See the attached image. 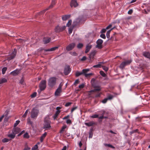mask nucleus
<instances>
[{
	"mask_svg": "<svg viewBox=\"0 0 150 150\" xmlns=\"http://www.w3.org/2000/svg\"><path fill=\"white\" fill-rule=\"evenodd\" d=\"M39 113V110L36 108H34L32 110L31 112V118L36 119Z\"/></svg>",
	"mask_w": 150,
	"mask_h": 150,
	"instance_id": "nucleus-1",
	"label": "nucleus"
},
{
	"mask_svg": "<svg viewBox=\"0 0 150 150\" xmlns=\"http://www.w3.org/2000/svg\"><path fill=\"white\" fill-rule=\"evenodd\" d=\"M44 128H49L51 127V122L48 117H46L44 119Z\"/></svg>",
	"mask_w": 150,
	"mask_h": 150,
	"instance_id": "nucleus-2",
	"label": "nucleus"
},
{
	"mask_svg": "<svg viewBox=\"0 0 150 150\" xmlns=\"http://www.w3.org/2000/svg\"><path fill=\"white\" fill-rule=\"evenodd\" d=\"M56 78L54 77L50 78L48 81V85L51 87H53L56 83Z\"/></svg>",
	"mask_w": 150,
	"mask_h": 150,
	"instance_id": "nucleus-3",
	"label": "nucleus"
},
{
	"mask_svg": "<svg viewBox=\"0 0 150 150\" xmlns=\"http://www.w3.org/2000/svg\"><path fill=\"white\" fill-rule=\"evenodd\" d=\"M66 27V26H65L57 25L54 28L55 32L56 33L62 32L65 29Z\"/></svg>",
	"mask_w": 150,
	"mask_h": 150,
	"instance_id": "nucleus-4",
	"label": "nucleus"
},
{
	"mask_svg": "<svg viewBox=\"0 0 150 150\" xmlns=\"http://www.w3.org/2000/svg\"><path fill=\"white\" fill-rule=\"evenodd\" d=\"M85 20L83 16H79L78 18L73 23L75 25H76L79 23H83L84 21Z\"/></svg>",
	"mask_w": 150,
	"mask_h": 150,
	"instance_id": "nucleus-5",
	"label": "nucleus"
},
{
	"mask_svg": "<svg viewBox=\"0 0 150 150\" xmlns=\"http://www.w3.org/2000/svg\"><path fill=\"white\" fill-rule=\"evenodd\" d=\"M131 60H127L124 62H122L120 64V67L121 69H123L126 66L129 65L131 63Z\"/></svg>",
	"mask_w": 150,
	"mask_h": 150,
	"instance_id": "nucleus-6",
	"label": "nucleus"
},
{
	"mask_svg": "<svg viewBox=\"0 0 150 150\" xmlns=\"http://www.w3.org/2000/svg\"><path fill=\"white\" fill-rule=\"evenodd\" d=\"M16 51L15 49L14 50V51H13L11 54L7 57L6 60L9 61L13 59L16 56Z\"/></svg>",
	"mask_w": 150,
	"mask_h": 150,
	"instance_id": "nucleus-7",
	"label": "nucleus"
},
{
	"mask_svg": "<svg viewBox=\"0 0 150 150\" xmlns=\"http://www.w3.org/2000/svg\"><path fill=\"white\" fill-rule=\"evenodd\" d=\"M55 0H52L51 5L47 8L41 11L40 13V14H41L45 13V12L50 8H52L53 6L55 4Z\"/></svg>",
	"mask_w": 150,
	"mask_h": 150,
	"instance_id": "nucleus-8",
	"label": "nucleus"
},
{
	"mask_svg": "<svg viewBox=\"0 0 150 150\" xmlns=\"http://www.w3.org/2000/svg\"><path fill=\"white\" fill-rule=\"evenodd\" d=\"M40 90L41 91L44 90L46 87V81L45 80L42 81L40 83L39 86Z\"/></svg>",
	"mask_w": 150,
	"mask_h": 150,
	"instance_id": "nucleus-9",
	"label": "nucleus"
},
{
	"mask_svg": "<svg viewBox=\"0 0 150 150\" xmlns=\"http://www.w3.org/2000/svg\"><path fill=\"white\" fill-rule=\"evenodd\" d=\"M103 42V41L101 39H99L98 40L96 41V43L97 45L96 46V47L98 48L99 49H101L103 47L102 44Z\"/></svg>",
	"mask_w": 150,
	"mask_h": 150,
	"instance_id": "nucleus-10",
	"label": "nucleus"
},
{
	"mask_svg": "<svg viewBox=\"0 0 150 150\" xmlns=\"http://www.w3.org/2000/svg\"><path fill=\"white\" fill-rule=\"evenodd\" d=\"M89 71V69H83L82 72V74H84V76H85V77H88L90 76H91L93 74L92 73H89L88 74H86V73Z\"/></svg>",
	"mask_w": 150,
	"mask_h": 150,
	"instance_id": "nucleus-11",
	"label": "nucleus"
},
{
	"mask_svg": "<svg viewBox=\"0 0 150 150\" xmlns=\"http://www.w3.org/2000/svg\"><path fill=\"white\" fill-rule=\"evenodd\" d=\"M75 46V43H71L67 47L66 49L68 51L71 50L74 48Z\"/></svg>",
	"mask_w": 150,
	"mask_h": 150,
	"instance_id": "nucleus-12",
	"label": "nucleus"
},
{
	"mask_svg": "<svg viewBox=\"0 0 150 150\" xmlns=\"http://www.w3.org/2000/svg\"><path fill=\"white\" fill-rule=\"evenodd\" d=\"M71 70L70 67L69 66L66 67L64 69V73L65 75H67L70 71Z\"/></svg>",
	"mask_w": 150,
	"mask_h": 150,
	"instance_id": "nucleus-13",
	"label": "nucleus"
},
{
	"mask_svg": "<svg viewBox=\"0 0 150 150\" xmlns=\"http://www.w3.org/2000/svg\"><path fill=\"white\" fill-rule=\"evenodd\" d=\"M20 131V129L19 128L14 127L12 130V133H14L15 134H16L19 133Z\"/></svg>",
	"mask_w": 150,
	"mask_h": 150,
	"instance_id": "nucleus-14",
	"label": "nucleus"
},
{
	"mask_svg": "<svg viewBox=\"0 0 150 150\" xmlns=\"http://www.w3.org/2000/svg\"><path fill=\"white\" fill-rule=\"evenodd\" d=\"M20 70L18 69H17L16 70L13 71L11 73V74L13 75V76H16L18 74L20 73Z\"/></svg>",
	"mask_w": 150,
	"mask_h": 150,
	"instance_id": "nucleus-15",
	"label": "nucleus"
},
{
	"mask_svg": "<svg viewBox=\"0 0 150 150\" xmlns=\"http://www.w3.org/2000/svg\"><path fill=\"white\" fill-rule=\"evenodd\" d=\"M70 5L71 7L74 6L75 7L78 6V4L76 1L75 0H72L71 1Z\"/></svg>",
	"mask_w": 150,
	"mask_h": 150,
	"instance_id": "nucleus-16",
	"label": "nucleus"
},
{
	"mask_svg": "<svg viewBox=\"0 0 150 150\" xmlns=\"http://www.w3.org/2000/svg\"><path fill=\"white\" fill-rule=\"evenodd\" d=\"M84 124L88 127H90L94 125H96V123L92 121L89 122H85Z\"/></svg>",
	"mask_w": 150,
	"mask_h": 150,
	"instance_id": "nucleus-17",
	"label": "nucleus"
},
{
	"mask_svg": "<svg viewBox=\"0 0 150 150\" xmlns=\"http://www.w3.org/2000/svg\"><path fill=\"white\" fill-rule=\"evenodd\" d=\"M62 92V89H60V87L58 88L55 93V96H58L60 95V93Z\"/></svg>",
	"mask_w": 150,
	"mask_h": 150,
	"instance_id": "nucleus-18",
	"label": "nucleus"
},
{
	"mask_svg": "<svg viewBox=\"0 0 150 150\" xmlns=\"http://www.w3.org/2000/svg\"><path fill=\"white\" fill-rule=\"evenodd\" d=\"M70 15H66L62 16V19L63 21H66L70 17Z\"/></svg>",
	"mask_w": 150,
	"mask_h": 150,
	"instance_id": "nucleus-19",
	"label": "nucleus"
},
{
	"mask_svg": "<svg viewBox=\"0 0 150 150\" xmlns=\"http://www.w3.org/2000/svg\"><path fill=\"white\" fill-rule=\"evenodd\" d=\"M51 40V38H44L43 39V41L44 44H47L49 43Z\"/></svg>",
	"mask_w": 150,
	"mask_h": 150,
	"instance_id": "nucleus-20",
	"label": "nucleus"
},
{
	"mask_svg": "<svg viewBox=\"0 0 150 150\" xmlns=\"http://www.w3.org/2000/svg\"><path fill=\"white\" fill-rule=\"evenodd\" d=\"M101 88L99 87H96L95 88L90 91L89 92L90 93H92L93 92H96L98 91H99L100 90Z\"/></svg>",
	"mask_w": 150,
	"mask_h": 150,
	"instance_id": "nucleus-21",
	"label": "nucleus"
},
{
	"mask_svg": "<svg viewBox=\"0 0 150 150\" xmlns=\"http://www.w3.org/2000/svg\"><path fill=\"white\" fill-rule=\"evenodd\" d=\"M58 48V47H52L50 49H44V51L45 52H49V51H52L55 50L56 49Z\"/></svg>",
	"mask_w": 150,
	"mask_h": 150,
	"instance_id": "nucleus-22",
	"label": "nucleus"
},
{
	"mask_svg": "<svg viewBox=\"0 0 150 150\" xmlns=\"http://www.w3.org/2000/svg\"><path fill=\"white\" fill-rule=\"evenodd\" d=\"M143 55L145 57L150 59V53L149 52H144Z\"/></svg>",
	"mask_w": 150,
	"mask_h": 150,
	"instance_id": "nucleus-23",
	"label": "nucleus"
},
{
	"mask_svg": "<svg viewBox=\"0 0 150 150\" xmlns=\"http://www.w3.org/2000/svg\"><path fill=\"white\" fill-rule=\"evenodd\" d=\"M47 135V133L45 132L43 134L40 138V141L41 142H43V140L45 138V137Z\"/></svg>",
	"mask_w": 150,
	"mask_h": 150,
	"instance_id": "nucleus-24",
	"label": "nucleus"
},
{
	"mask_svg": "<svg viewBox=\"0 0 150 150\" xmlns=\"http://www.w3.org/2000/svg\"><path fill=\"white\" fill-rule=\"evenodd\" d=\"M60 112V110H58L56 111L53 116V118L54 120L57 117Z\"/></svg>",
	"mask_w": 150,
	"mask_h": 150,
	"instance_id": "nucleus-25",
	"label": "nucleus"
},
{
	"mask_svg": "<svg viewBox=\"0 0 150 150\" xmlns=\"http://www.w3.org/2000/svg\"><path fill=\"white\" fill-rule=\"evenodd\" d=\"M91 48V45H88L86 46V50H85V53H87L90 50Z\"/></svg>",
	"mask_w": 150,
	"mask_h": 150,
	"instance_id": "nucleus-26",
	"label": "nucleus"
},
{
	"mask_svg": "<svg viewBox=\"0 0 150 150\" xmlns=\"http://www.w3.org/2000/svg\"><path fill=\"white\" fill-rule=\"evenodd\" d=\"M103 64V62H100L97 65H95L93 66L94 68H100L101 67V64Z\"/></svg>",
	"mask_w": 150,
	"mask_h": 150,
	"instance_id": "nucleus-27",
	"label": "nucleus"
},
{
	"mask_svg": "<svg viewBox=\"0 0 150 150\" xmlns=\"http://www.w3.org/2000/svg\"><path fill=\"white\" fill-rule=\"evenodd\" d=\"M7 81V80L5 78H3L0 79V84L3 83H4L6 82Z\"/></svg>",
	"mask_w": 150,
	"mask_h": 150,
	"instance_id": "nucleus-28",
	"label": "nucleus"
},
{
	"mask_svg": "<svg viewBox=\"0 0 150 150\" xmlns=\"http://www.w3.org/2000/svg\"><path fill=\"white\" fill-rule=\"evenodd\" d=\"M16 134L14 133H13L12 134H9L8 135V136L9 138H10L11 139H14L15 137Z\"/></svg>",
	"mask_w": 150,
	"mask_h": 150,
	"instance_id": "nucleus-29",
	"label": "nucleus"
},
{
	"mask_svg": "<svg viewBox=\"0 0 150 150\" xmlns=\"http://www.w3.org/2000/svg\"><path fill=\"white\" fill-rule=\"evenodd\" d=\"M104 145L105 146H108L112 149H115V147L110 144H104Z\"/></svg>",
	"mask_w": 150,
	"mask_h": 150,
	"instance_id": "nucleus-30",
	"label": "nucleus"
},
{
	"mask_svg": "<svg viewBox=\"0 0 150 150\" xmlns=\"http://www.w3.org/2000/svg\"><path fill=\"white\" fill-rule=\"evenodd\" d=\"M113 29V28H112L109 31H108L106 33V36H107V38H109V37H110V32H111V31Z\"/></svg>",
	"mask_w": 150,
	"mask_h": 150,
	"instance_id": "nucleus-31",
	"label": "nucleus"
},
{
	"mask_svg": "<svg viewBox=\"0 0 150 150\" xmlns=\"http://www.w3.org/2000/svg\"><path fill=\"white\" fill-rule=\"evenodd\" d=\"M95 54L96 52L94 51L91 52L90 55V58H93L95 55Z\"/></svg>",
	"mask_w": 150,
	"mask_h": 150,
	"instance_id": "nucleus-32",
	"label": "nucleus"
},
{
	"mask_svg": "<svg viewBox=\"0 0 150 150\" xmlns=\"http://www.w3.org/2000/svg\"><path fill=\"white\" fill-rule=\"evenodd\" d=\"M11 140V139H8L6 138H4L2 140V142L3 143H5L7 142H8V141H10Z\"/></svg>",
	"mask_w": 150,
	"mask_h": 150,
	"instance_id": "nucleus-33",
	"label": "nucleus"
},
{
	"mask_svg": "<svg viewBox=\"0 0 150 150\" xmlns=\"http://www.w3.org/2000/svg\"><path fill=\"white\" fill-rule=\"evenodd\" d=\"M67 127V126L66 125H64L63 126L62 129H61L60 130V133H62L64 131V129Z\"/></svg>",
	"mask_w": 150,
	"mask_h": 150,
	"instance_id": "nucleus-34",
	"label": "nucleus"
},
{
	"mask_svg": "<svg viewBox=\"0 0 150 150\" xmlns=\"http://www.w3.org/2000/svg\"><path fill=\"white\" fill-rule=\"evenodd\" d=\"M82 72H79V71H76V77H78L79 76L82 75Z\"/></svg>",
	"mask_w": 150,
	"mask_h": 150,
	"instance_id": "nucleus-35",
	"label": "nucleus"
},
{
	"mask_svg": "<svg viewBox=\"0 0 150 150\" xmlns=\"http://www.w3.org/2000/svg\"><path fill=\"white\" fill-rule=\"evenodd\" d=\"M28 109H27L26 110L24 114L23 115V117L25 118L26 117L27 114L28 113Z\"/></svg>",
	"mask_w": 150,
	"mask_h": 150,
	"instance_id": "nucleus-36",
	"label": "nucleus"
},
{
	"mask_svg": "<svg viewBox=\"0 0 150 150\" xmlns=\"http://www.w3.org/2000/svg\"><path fill=\"white\" fill-rule=\"evenodd\" d=\"M7 69V68L6 67H4L2 69V73L3 74H4Z\"/></svg>",
	"mask_w": 150,
	"mask_h": 150,
	"instance_id": "nucleus-37",
	"label": "nucleus"
},
{
	"mask_svg": "<svg viewBox=\"0 0 150 150\" xmlns=\"http://www.w3.org/2000/svg\"><path fill=\"white\" fill-rule=\"evenodd\" d=\"M83 46L82 44L80 43L78 45L77 47L79 49L83 47Z\"/></svg>",
	"mask_w": 150,
	"mask_h": 150,
	"instance_id": "nucleus-38",
	"label": "nucleus"
},
{
	"mask_svg": "<svg viewBox=\"0 0 150 150\" xmlns=\"http://www.w3.org/2000/svg\"><path fill=\"white\" fill-rule=\"evenodd\" d=\"M20 122V121L19 120L16 121V122L14 124V127H15L19 124Z\"/></svg>",
	"mask_w": 150,
	"mask_h": 150,
	"instance_id": "nucleus-39",
	"label": "nucleus"
},
{
	"mask_svg": "<svg viewBox=\"0 0 150 150\" xmlns=\"http://www.w3.org/2000/svg\"><path fill=\"white\" fill-rule=\"evenodd\" d=\"M71 23L72 21L71 20H69L67 24V27H69L71 25Z\"/></svg>",
	"mask_w": 150,
	"mask_h": 150,
	"instance_id": "nucleus-40",
	"label": "nucleus"
},
{
	"mask_svg": "<svg viewBox=\"0 0 150 150\" xmlns=\"http://www.w3.org/2000/svg\"><path fill=\"white\" fill-rule=\"evenodd\" d=\"M100 73L103 77H105L106 76V74L103 71H100Z\"/></svg>",
	"mask_w": 150,
	"mask_h": 150,
	"instance_id": "nucleus-41",
	"label": "nucleus"
},
{
	"mask_svg": "<svg viewBox=\"0 0 150 150\" xmlns=\"http://www.w3.org/2000/svg\"><path fill=\"white\" fill-rule=\"evenodd\" d=\"M38 148V146L37 144L35 145L32 149V150H36Z\"/></svg>",
	"mask_w": 150,
	"mask_h": 150,
	"instance_id": "nucleus-42",
	"label": "nucleus"
},
{
	"mask_svg": "<svg viewBox=\"0 0 150 150\" xmlns=\"http://www.w3.org/2000/svg\"><path fill=\"white\" fill-rule=\"evenodd\" d=\"M30 149V148L26 145L25 146V147L23 150H29Z\"/></svg>",
	"mask_w": 150,
	"mask_h": 150,
	"instance_id": "nucleus-43",
	"label": "nucleus"
},
{
	"mask_svg": "<svg viewBox=\"0 0 150 150\" xmlns=\"http://www.w3.org/2000/svg\"><path fill=\"white\" fill-rule=\"evenodd\" d=\"M37 95V93L36 92H34L31 95V97L32 98H33L36 97Z\"/></svg>",
	"mask_w": 150,
	"mask_h": 150,
	"instance_id": "nucleus-44",
	"label": "nucleus"
},
{
	"mask_svg": "<svg viewBox=\"0 0 150 150\" xmlns=\"http://www.w3.org/2000/svg\"><path fill=\"white\" fill-rule=\"evenodd\" d=\"M29 137L28 134L27 133H26L24 135V137L25 138H29Z\"/></svg>",
	"mask_w": 150,
	"mask_h": 150,
	"instance_id": "nucleus-45",
	"label": "nucleus"
},
{
	"mask_svg": "<svg viewBox=\"0 0 150 150\" xmlns=\"http://www.w3.org/2000/svg\"><path fill=\"white\" fill-rule=\"evenodd\" d=\"M138 131V129H136L134 130L133 131L130 132L129 133L131 135H132V134H133L134 133L137 132Z\"/></svg>",
	"mask_w": 150,
	"mask_h": 150,
	"instance_id": "nucleus-46",
	"label": "nucleus"
},
{
	"mask_svg": "<svg viewBox=\"0 0 150 150\" xmlns=\"http://www.w3.org/2000/svg\"><path fill=\"white\" fill-rule=\"evenodd\" d=\"M91 117L93 118H97L98 117V115L95 114L91 116Z\"/></svg>",
	"mask_w": 150,
	"mask_h": 150,
	"instance_id": "nucleus-47",
	"label": "nucleus"
},
{
	"mask_svg": "<svg viewBox=\"0 0 150 150\" xmlns=\"http://www.w3.org/2000/svg\"><path fill=\"white\" fill-rule=\"evenodd\" d=\"M113 96L110 95H109L107 98L108 99V100H111L113 98Z\"/></svg>",
	"mask_w": 150,
	"mask_h": 150,
	"instance_id": "nucleus-48",
	"label": "nucleus"
},
{
	"mask_svg": "<svg viewBox=\"0 0 150 150\" xmlns=\"http://www.w3.org/2000/svg\"><path fill=\"white\" fill-rule=\"evenodd\" d=\"M100 37L103 39H105L106 37L104 34H101L100 35Z\"/></svg>",
	"mask_w": 150,
	"mask_h": 150,
	"instance_id": "nucleus-49",
	"label": "nucleus"
},
{
	"mask_svg": "<svg viewBox=\"0 0 150 150\" xmlns=\"http://www.w3.org/2000/svg\"><path fill=\"white\" fill-rule=\"evenodd\" d=\"M103 69L106 71H107L108 70V68L105 66H103Z\"/></svg>",
	"mask_w": 150,
	"mask_h": 150,
	"instance_id": "nucleus-50",
	"label": "nucleus"
},
{
	"mask_svg": "<svg viewBox=\"0 0 150 150\" xmlns=\"http://www.w3.org/2000/svg\"><path fill=\"white\" fill-rule=\"evenodd\" d=\"M73 30V28H70L69 29V34H71Z\"/></svg>",
	"mask_w": 150,
	"mask_h": 150,
	"instance_id": "nucleus-51",
	"label": "nucleus"
},
{
	"mask_svg": "<svg viewBox=\"0 0 150 150\" xmlns=\"http://www.w3.org/2000/svg\"><path fill=\"white\" fill-rule=\"evenodd\" d=\"M108 100V99L107 98H105L102 100V102L103 103H105L107 102Z\"/></svg>",
	"mask_w": 150,
	"mask_h": 150,
	"instance_id": "nucleus-52",
	"label": "nucleus"
},
{
	"mask_svg": "<svg viewBox=\"0 0 150 150\" xmlns=\"http://www.w3.org/2000/svg\"><path fill=\"white\" fill-rule=\"evenodd\" d=\"M71 104L70 102H68L66 103L65 105L66 107H68L70 106Z\"/></svg>",
	"mask_w": 150,
	"mask_h": 150,
	"instance_id": "nucleus-53",
	"label": "nucleus"
},
{
	"mask_svg": "<svg viewBox=\"0 0 150 150\" xmlns=\"http://www.w3.org/2000/svg\"><path fill=\"white\" fill-rule=\"evenodd\" d=\"M86 59V56H83L81 59V61H85Z\"/></svg>",
	"mask_w": 150,
	"mask_h": 150,
	"instance_id": "nucleus-54",
	"label": "nucleus"
},
{
	"mask_svg": "<svg viewBox=\"0 0 150 150\" xmlns=\"http://www.w3.org/2000/svg\"><path fill=\"white\" fill-rule=\"evenodd\" d=\"M70 54L71 55L74 56H77V55L75 52H71Z\"/></svg>",
	"mask_w": 150,
	"mask_h": 150,
	"instance_id": "nucleus-55",
	"label": "nucleus"
},
{
	"mask_svg": "<svg viewBox=\"0 0 150 150\" xmlns=\"http://www.w3.org/2000/svg\"><path fill=\"white\" fill-rule=\"evenodd\" d=\"M84 87V85L83 84L80 85L79 86V88H83Z\"/></svg>",
	"mask_w": 150,
	"mask_h": 150,
	"instance_id": "nucleus-56",
	"label": "nucleus"
},
{
	"mask_svg": "<svg viewBox=\"0 0 150 150\" xmlns=\"http://www.w3.org/2000/svg\"><path fill=\"white\" fill-rule=\"evenodd\" d=\"M107 29H103L101 31H100V33H105V32L106 31V30Z\"/></svg>",
	"mask_w": 150,
	"mask_h": 150,
	"instance_id": "nucleus-57",
	"label": "nucleus"
},
{
	"mask_svg": "<svg viewBox=\"0 0 150 150\" xmlns=\"http://www.w3.org/2000/svg\"><path fill=\"white\" fill-rule=\"evenodd\" d=\"M66 122L67 124H70L71 123V122L70 120L68 119L67 120Z\"/></svg>",
	"mask_w": 150,
	"mask_h": 150,
	"instance_id": "nucleus-58",
	"label": "nucleus"
},
{
	"mask_svg": "<svg viewBox=\"0 0 150 150\" xmlns=\"http://www.w3.org/2000/svg\"><path fill=\"white\" fill-rule=\"evenodd\" d=\"M132 12H133V11L132 9H130V10H129L128 12V13L129 14H131L132 13Z\"/></svg>",
	"mask_w": 150,
	"mask_h": 150,
	"instance_id": "nucleus-59",
	"label": "nucleus"
},
{
	"mask_svg": "<svg viewBox=\"0 0 150 150\" xmlns=\"http://www.w3.org/2000/svg\"><path fill=\"white\" fill-rule=\"evenodd\" d=\"M100 96V93H97L95 95V97H99Z\"/></svg>",
	"mask_w": 150,
	"mask_h": 150,
	"instance_id": "nucleus-60",
	"label": "nucleus"
},
{
	"mask_svg": "<svg viewBox=\"0 0 150 150\" xmlns=\"http://www.w3.org/2000/svg\"><path fill=\"white\" fill-rule=\"evenodd\" d=\"M25 132V131L24 130H23L22 131L21 133H20L18 135V136H20L21 135V134H23V133H24Z\"/></svg>",
	"mask_w": 150,
	"mask_h": 150,
	"instance_id": "nucleus-61",
	"label": "nucleus"
},
{
	"mask_svg": "<svg viewBox=\"0 0 150 150\" xmlns=\"http://www.w3.org/2000/svg\"><path fill=\"white\" fill-rule=\"evenodd\" d=\"M112 25L110 24L106 28L107 30L109 29L112 27Z\"/></svg>",
	"mask_w": 150,
	"mask_h": 150,
	"instance_id": "nucleus-62",
	"label": "nucleus"
},
{
	"mask_svg": "<svg viewBox=\"0 0 150 150\" xmlns=\"http://www.w3.org/2000/svg\"><path fill=\"white\" fill-rule=\"evenodd\" d=\"M77 108L76 107H74L71 110V112H73L74 110H75Z\"/></svg>",
	"mask_w": 150,
	"mask_h": 150,
	"instance_id": "nucleus-63",
	"label": "nucleus"
},
{
	"mask_svg": "<svg viewBox=\"0 0 150 150\" xmlns=\"http://www.w3.org/2000/svg\"><path fill=\"white\" fill-rule=\"evenodd\" d=\"M79 81L78 79L76 80L74 82V84H78L79 83Z\"/></svg>",
	"mask_w": 150,
	"mask_h": 150,
	"instance_id": "nucleus-64",
	"label": "nucleus"
}]
</instances>
